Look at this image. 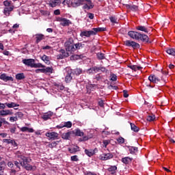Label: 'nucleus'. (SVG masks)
Masks as SVG:
<instances>
[{
	"mask_svg": "<svg viewBox=\"0 0 175 175\" xmlns=\"http://www.w3.org/2000/svg\"><path fill=\"white\" fill-rule=\"evenodd\" d=\"M64 46L66 47V51H68V53H70V54H73V53L77 51V50L83 49V46H84V44H83V43L81 42L75 44V40H73V38H70L64 43Z\"/></svg>",
	"mask_w": 175,
	"mask_h": 175,
	"instance_id": "1",
	"label": "nucleus"
},
{
	"mask_svg": "<svg viewBox=\"0 0 175 175\" xmlns=\"http://www.w3.org/2000/svg\"><path fill=\"white\" fill-rule=\"evenodd\" d=\"M128 35L131 39L141 40L142 42H146V43H148V40H150L148 36L137 31H130L128 32Z\"/></svg>",
	"mask_w": 175,
	"mask_h": 175,
	"instance_id": "2",
	"label": "nucleus"
},
{
	"mask_svg": "<svg viewBox=\"0 0 175 175\" xmlns=\"http://www.w3.org/2000/svg\"><path fill=\"white\" fill-rule=\"evenodd\" d=\"M8 167L11 168L10 174H16L17 172H20L21 170V166H23V163H20L17 161H9L8 163Z\"/></svg>",
	"mask_w": 175,
	"mask_h": 175,
	"instance_id": "3",
	"label": "nucleus"
},
{
	"mask_svg": "<svg viewBox=\"0 0 175 175\" xmlns=\"http://www.w3.org/2000/svg\"><path fill=\"white\" fill-rule=\"evenodd\" d=\"M15 159H18L19 163H22L23 166L27 165V163H29V159L27 157L24 156V154L21 151H17L14 153Z\"/></svg>",
	"mask_w": 175,
	"mask_h": 175,
	"instance_id": "4",
	"label": "nucleus"
},
{
	"mask_svg": "<svg viewBox=\"0 0 175 175\" xmlns=\"http://www.w3.org/2000/svg\"><path fill=\"white\" fill-rule=\"evenodd\" d=\"M75 135L76 136L83 137L81 138V142H87V140H90V139H92V135H85L84 133L80 129H77L75 131Z\"/></svg>",
	"mask_w": 175,
	"mask_h": 175,
	"instance_id": "5",
	"label": "nucleus"
},
{
	"mask_svg": "<svg viewBox=\"0 0 175 175\" xmlns=\"http://www.w3.org/2000/svg\"><path fill=\"white\" fill-rule=\"evenodd\" d=\"M106 68L102 66H93L87 70V73L89 75H94V73H98V72H105Z\"/></svg>",
	"mask_w": 175,
	"mask_h": 175,
	"instance_id": "6",
	"label": "nucleus"
},
{
	"mask_svg": "<svg viewBox=\"0 0 175 175\" xmlns=\"http://www.w3.org/2000/svg\"><path fill=\"white\" fill-rule=\"evenodd\" d=\"M57 21H59L60 23V25L62 27H69V25L72 24V22L69 19L62 17H58L57 18Z\"/></svg>",
	"mask_w": 175,
	"mask_h": 175,
	"instance_id": "7",
	"label": "nucleus"
},
{
	"mask_svg": "<svg viewBox=\"0 0 175 175\" xmlns=\"http://www.w3.org/2000/svg\"><path fill=\"white\" fill-rule=\"evenodd\" d=\"M124 44L127 47H132L133 49H140V44H139V43L134 41L126 40L124 42Z\"/></svg>",
	"mask_w": 175,
	"mask_h": 175,
	"instance_id": "8",
	"label": "nucleus"
},
{
	"mask_svg": "<svg viewBox=\"0 0 175 175\" xmlns=\"http://www.w3.org/2000/svg\"><path fill=\"white\" fill-rule=\"evenodd\" d=\"M94 31L92 30H81L80 36L81 38H91L94 36Z\"/></svg>",
	"mask_w": 175,
	"mask_h": 175,
	"instance_id": "9",
	"label": "nucleus"
},
{
	"mask_svg": "<svg viewBox=\"0 0 175 175\" xmlns=\"http://www.w3.org/2000/svg\"><path fill=\"white\" fill-rule=\"evenodd\" d=\"M161 79H162V77H158L155 75H150L148 77L149 81H150V83H159L161 81Z\"/></svg>",
	"mask_w": 175,
	"mask_h": 175,
	"instance_id": "10",
	"label": "nucleus"
},
{
	"mask_svg": "<svg viewBox=\"0 0 175 175\" xmlns=\"http://www.w3.org/2000/svg\"><path fill=\"white\" fill-rule=\"evenodd\" d=\"M46 136V137H49V139H51V140H57V139H58V133L56 132H48L46 133L45 135Z\"/></svg>",
	"mask_w": 175,
	"mask_h": 175,
	"instance_id": "11",
	"label": "nucleus"
},
{
	"mask_svg": "<svg viewBox=\"0 0 175 175\" xmlns=\"http://www.w3.org/2000/svg\"><path fill=\"white\" fill-rule=\"evenodd\" d=\"M23 64L26 65V66H30V68H33V64L35 59H24L22 60Z\"/></svg>",
	"mask_w": 175,
	"mask_h": 175,
	"instance_id": "12",
	"label": "nucleus"
},
{
	"mask_svg": "<svg viewBox=\"0 0 175 175\" xmlns=\"http://www.w3.org/2000/svg\"><path fill=\"white\" fill-rule=\"evenodd\" d=\"M69 55V53L64 49L60 50V53L57 56V59H64V58H66Z\"/></svg>",
	"mask_w": 175,
	"mask_h": 175,
	"instance_id": "13",
	"label": "nucleus"
},
{
	"mask_svg": "<svg viewBox=\"0 0 175 175\" xmlns=\"http://www.w3.org/2000/svg\"><path fill=\"white\" fill-rule=\"evenodd\" d=\"M113 154L111 153H103L100 156L101 161H108V159H113Z\"/></svg>",
	"mask_w": 175,
	"mask_h": 175,
	"instance_id": "14",
	"label": "nucleus"
},
{
	"mask_svg": "<svg viewBox=\"0 0 175 175\" xmlns=\"http://www.w3.org/2000/svg\"><path fill=\"white\" fill-rule=\"evenodd\" d=\"M74 77H75V74L73 72H72V71L67 72L66 77H65L66 83H70V81H72V80H73Z\"/></svg>",
	"mask_w": 175,
	"mask_h": 175,
	"instance_id": "15",
	"label": "nucleus"
},
{
	"mask_svg": "<svg viewBox=\"0 0 175 175\" xmlns=\"http://www.w3.org/2000/svg\"><path fill=\"white\" fill-rule=\"evenodd\" d=\"M57 129H62V128H72V122H66L56 126Z\"/></svg>",
	"mask_w": 175,
	"mask_h": 175,
	"instance_id": "16",
	"label": "nucleus"
},
{
	"mask_svg": "<svg viewBox=\"0 0 175 175\" xmlns=\"http://www.w3.org/2000/svg\"><path fill=\"white\" fill-rule=\"evenodd\" d=\"M96 152H98V148H95L94 150L90 149H85V154H86V155H88V157H92L93 155H95V154H96Z\"/></svg>",
	"mask_w": 175,
	"mask_h": 175,
	"instance_id": "17",
	"label": "nucleus"
},
{
	"mask_svg": "<svg viewBox=\"0 0 175 175\" xmlns=\"http://www.w3.org/2000/svg\"><path fill=\"white\" fill-rule=\"evenodd\" d=\"M0 79L3 80V81H14V79L12 77L8 76L6 74H1L0 75Z\"/></svg>",
	"mask_w": 175,
	"mask_h": 175,
	"instance_id": "18",
	"label": "nucleus"
},
{
	"mask_svg": "<svg viewBox=\"0 0 175 175\" xmlns=\"http://www.w3.org/2000/svg\"><path fill=\"white\" fill-rule=\"evenodd\" d=\"M0 116L1 117H6V116H13V111H12V110L10 109H2L0 111Z\"/></svg>",
	"mask_w": 175,
	"mask_h": 175,
	"instance_id": "19",
	"label": "nucleus"
},
{
	"mask_svg": "<svg viewBox=\"0 0 175 175\" xmlns=\"http://www.w3.org/2000/svg\"><path fill=\"white\" fill-rule=\"evenodd\" d=\"M53 113L51 111H48L45 113H44V115L42 116V120H44V121H47V120H51V118L53 116Z\"/></svg>",
	"mask_w": 175,
	"mask_h": 175,
	"instance_id": "20",
	"label": "nucleus"
},
{
	"mask_svg": "<svg viewBox=\"0 0 175 175\" xmlns=\"http://www.w3.org/2000/svg\"><path fill=\"white\" fill-rule=\"evenodd\" d=\"M108 175H117V166L113 165L108 168Z\"/></svg>",
	"mask_w": 175,
	"mask_h": 175,
	"instance_id": "21",
	"label": "nucleus"
},
{
	"mask_svg": "<svg viewBox=\"0 0 175 175\" xmlns=\"http://www.w3.org/2000/svg\"><path fill=\"white\" fill-rule=\"evenodd\" d=\"M137 31H141V32H144L145 33H148V28L143 25H137L135 27Z\"/></svg>",
	"mask_w": 175,
	"mask_h": 175,
	"instance_id": "22",
	"label": "nucleus"
},
{
	"mask_svg": "<svg viewBox=\"0 0 175 175\" xmlns=\"http://www.w3.org/2000/svg\"><path fill=\"white\" fill-rule=\"evenodd\" d=\"M91 0H77V1L75 3V5L77 6H81V5H85L88 3V5H90Z\"/></svg>",
	"mask_w": 175,
	"mask_h": 175,
	"instance_id": "23",
	"label": "nucleus"
},
{
	"mask_svg": "<svg viewBox=\"0 0 175 175\" xmlns=\"http://www.w3.org/2000/svg\"><path fill=\"white\" fill-rule=\"evenodd\" d=\"M72 135H73V133L72 131L64 133L63 134H62V139H64V140H69Z\"/></svg>",
	"mask_w": 175,
	"mask_h": 175,
	"instance_id": "24",
	"label": "nucleus"
},
{
	"mask_svg": "<svg viewBox=\"0 0 175 175\" xmlns=\"http://www.w3.org/2000/svg\"><path fill=\"white\" fill-rule=\"evenodd\" d=\"M14 6L5 7L3 12L5 16H10V12H12Z\"/></svg>",
	"mask_w": 175,
	"mask_h": 175,
	"instance_id": "25",
	"label": "nucleus"
},
{
	"mask_svg": "<svg viewBox=\"0 0 175 175\" xmlns=\"http://www.w3.org/2000/svg\"><path fill=\"white\" fill-rule=\"evenodd\" d=\"M35 36H36V43H40V42H42V40H44L45 39L44 35L42 33L36 34Z\"/></svg>",
	"mask_w": 175,
	"mask_h": 175,
	"instance_id": "26",
	"label": "nucleus"
},
{
	"mask_svg": "<svg viewBox=\"0 0 175 175\" xmlns=\"http://www.w3.org/2000/svg\"><path fill=\"white\" fill-rule=\"evenodd\" d=\"M133 159L126 157H123L122 159V163H124V165H129V163H132V161Z\"/></svg>",
	"mask_w": 175,
	"mask_h": 175,
	"instance_id": "27",
	"label": "nucleus"
},
{
	"mask_svg": "<svg viewBox=\"0 0 175 175\" xmlns=\"http://www.w3.org/2000/svg\"><path fill=\"white\" fill-rule=\"evenodd\" d=\"M79 146H71L70 148H68V151L70 152V154H76L77 152V151L79 150Z\"/></svg>",
	"mask_w": 175,
	"mask_h": 175,
	"instance_id": "28",
	"label": "nucleus"
},
{
	"mask_svg": "<svg viewBox=\"0 0 175 175\" xmlns=\"http://www.w3.org/2000/svg\"><path fill=\"white\" fill-rule=\"evenodd\" d=\"M94 32V36L96 35L97 32H105L106 31V27H97V28H93L92 29Z\"/></svg>",
	"mask_w": 175,
	"mask_h": 175,
	"instance_id": "29",
	"label": "nucleus"
},
{
	"mask_svg": "<svg viewBox=\"0 0 175 175\" xmlns=\"http://www.w3.org/2000/svg\"><path fill=\"white\" fill-rule=\"evenodd\" d=\"M83 10H90L91 9H94V5H92V1H91L90 4H88V3H87L86 4H83Z\"/></svg>",
	"mask_w": 175,
	"mask_h": 175,
	"instance_id": "30",
	"label": "nucleus"
},
{
	"mask_svg": "<svg viewBox=\"0 0 175 175\" xmlns=\"http://www.w3.org/2000/svg\"><path fill=\"white\" fill-rule=\"evenodd\" d=\"M5 106H7V107H8V109H12L13 107H18V106H20V105L16 103H5Z\"/></svg>",
	"mask_w": 175,
	"mask_h": 175,
	"instance_id": "31",
	"label": "nucleus"
},
{
	"mask_svg": "<svg viewBox=\"0 0 175 175\" xmlns=\"http://www.w3.org/2000/svg\"><path fill=\"white\" fill-rule=\"evenodd\" d=\"M22 166H23L26 170H36V167H33L32 165L28 164V163Z\"/></svg>",
	"mask_w": 175,
	"mask_h": 175,
	"instance_id": "32",
	"label": "nucleus"
},
{
	"mask_svg": "<svg viewBox=\"0 0 175 175\" xmlns=\"http://www.w3.org/2000/svg\"><path fill=\"white\" fill-rule=\"evenodd\" d=\"M59 4V1L58 0H51L49 3L51 8H55V6H57Z\"/></svg>",
	"mask_w": 175,
	"mask_h": 175,
	"instance_id": "33",
	"label": "nucleus"
},
{
	"mask_svg": "<svg viewBox=\"0 0 175 175\" xmlns=\"http://www.w3.org/2000/svg\"><path fill=\"white\" fill-rule=\"evenodd\" d=\"M41 59H42V61H44V62H45V64H50V57L44 55L42 56Z\"/></svg>",
	"mask_w": 175,
	"mask_h": 175,
	"instance_id": "34",
	"label": "nucleus"
},
{
	"mask_svg": "<svg viewBox=\"0 0 175 175\" xmlns=\"http://www.w3.org/2000/svg\"><path fill=\"white\" fill-rule=\"evenodd\" d=\"M131 131H133V132H139L140 131V128L136 126L135 124L131 123Z\"/></svg>",
	"mask_w": 175,
	"mask_h": 175,
	"instance_id": "35",
	"label": "nucleus"
},
{
	"mask_svg": "<svg viewBox=\"0 0 175 175\" xmlns=\"http://www.w3.org/2000/svg\"><path fill=\"white\" fill-rule=\"evenodd\" d=\"M129 67L130 68V69H132V70H134V72L143 69V68H142L141 66H137L135 65H129Z\"/></svg>",
	"mask_w": 175,
	"mask_h": 175,
	"instance_id": "36",
	"label": "nucleus"
},
{
	"mask_svg": "<svg viewBox=\"0 0 175 175\" xmlns=\"http://www.w3.org/2000/svg\"><path fill=\"white\" fill-rule=\"evenodd\" d=\"M15 78L16 80H24V79H25V75L24 73H18L16 75Z\"/></svg>",
	"mask_w": 175,
	"mask_h": 175,
	"instance_id": "37",
	"label": "nucleus"
},
{
	"mask_svg": "<svg viewBox=\"0 0 175 175\" xmlns=\"http://www.w3.org/2000/svg\"><path fill=\"white\" fill-rule=\"evenodd\" d=\"M166 53L170 55H175V49L173 48L169 49L166 50Z\"/></svg>",
	"mask_w": 175,
	"mask_h": 175,
	"instance_id": "38",
	"label": "nucleus"
},
{
	"mask_svg": "<svg viewBox=\"0 0 175 175\" xmlns=\"http://www.w3.org/2000/svg\"><path fill=\"white\" fill-rule=\"evenodd\" d=\"M129 151L130 154H136L137 152V148L131 146L129 148Z\"/></svg>",
	"mask_w": 175,
	"mask_h": 175,
	"instance_id": "39",
	"label": "nucleus"
},
{
	"mask_svg": "<svg viewBox=\"0 0 175 175\" xmlns=\"http://www.w3.org/2000/svg\"><path fill=\"white\" fill-rule=\"evenodd\" d=\"M41 72H45L46 73H53V68L47 67L46 68L42 69Z\"/></svg>",
	"mask_w": 175,
	"mask_h": 175,
	"instance_id": "40",
	"label": "nucleus"
},
{
	"mask_svg": "<svg viewBox=\"0 0 175 175\" xmlns=\"http://www.w3.org/2000/svg\"><path fill=\"white\" fill-rule=\"evenodd\" d=\"M109 144H110V139H104L103 141V147H104L105 148H107Z\"/></svg>",
	"mask_w": 175,
	"mask_h": 175,
	"instance_id": "41",
	"label": "nucleus"
},
{
	"mask_svg": "<svg viewBox=\"0 0 175 175\" xmlns=\"http://www.w3.org/2000/svg\"><path fill=\"white\" fill-rule=\"evenodd\" d=\"M3 5L4 6H6V8H10V6H13L12 5V1H9V0H6L3 2Z\"/></svg>",
	"mask_w": 175,
	"mask_h": 175,
	"instance_id": "42",
	"label": "nucleus"
},
{
	"mask_svg": "<svg viewBox=\"0 0 175 175\" xmlns=\"http://www.w3.org/2000/svg\"><path fill=\"white\" fill-rule=\"evenodd\" d=\"M109 20L113 24H118L117 18L114 16L109 17Z\"/></svg>",
	"mask_w": 175,
	"mask_h": 175,
	"instance_id": "43",
	"label": "nucleus"
},
{
	"mask_svg": "<svg viewBox=\"0 0 175 175\" xmlns=\"http://www.w3.org/2000/svg\"><path fill=\"white\" fill-rule=\"evenodd\" d=\"M55 86L57 87V90H59V91H64L65 90V86L62 83L55 85Z\"/></svg>",
	"mask_w": 175,
	"mask_h": 175,
	"instance_id": "44",
	"label": "nucleus"
},
{
	"mask_svg": "<svg viewBox=\"0 0 175 175\" xmlns=\"http://www.w3.org/2000/svg\"><path fill=\"white\" fill-rule=\"evenodd\" d=\"M75 73L77 76H79V75H81L83 73V70L81 68H77L75 70Z\"/></svg>",
	"mask_w": 175,
	"mask_h": 175,
	"instance_id": "45",
	"label": "nucleus"
},
{
	"mask_svg": "<svg viewBox=\"0 0 175 175\" xmlns=\"http://www.w3.org/2000/svg\"><path fill=\"white\" fill-rule=\"evenodd\" d=\"M117 142L119 144H124V143H125V139L122 137H120L118 138Z\"/></svg>",
	"mask_w": 175,
	"mask_h": 175,
	"instance_id": "46",
	"label": "nucleus"
},
{
	"mask_svg": "<svg viewBox=\"0 0 175 175\" xmlns=\"http://www.w3.org/2000/svg\"><path fill=\"white\" fill-rule=\"evenodd\" d=\"M57 145H58V144H57L56 142H53L49 144V147L50 148H54L57 147Z\"/></svg>",
	"mask_w": 175,
	"mask_h": 175,
	"instance_id": "47",
	"label": "nucleus"
},
{
	"mask_svg": "<svg viewBox=\"0 0 175 175\" xmlns=\"http://www.w3.org/2000/svg\"><path fill=\"white\" fill-rule=\"evenodd\" d=\"M33 68H44V66H43V64H42L40 63L35 64V62H34Z\"/></svg>",
	"mask_w": 175,
	"mask_h": 175,
	"instance_id": "48",
	"label": "nucleus"
},
{
	"mask_svg": "<svg viewBox=\"0 0 175 175\" xmlns=\"http://www.w3.org/2000/svg\"><path fill=\"white\" fill-rule=\"evenodd\" d=\"M97 57L98 59H105V54L102 53H97Z\"/></svg>",
	"mask_w": 175,
	"mask_h": 175,
	"instance_id": "49",
	"label": "nucleus"
},
{
	"mask_svg": "<svg viewBox=\"0 0 175 175\" xmlns=\"http://www.w3.org/2000/svg\"><path fill=\"white\" fill-rule=\"evenodd\" d=\"M87 16L88 17V18H90V20H94V17H95V16L94 15V14L91 13V12H88L87 13Z\"/></svg>",
	"mask_w": 175,
	"mask_h": 175,
	"instance_id": "50",
	"label": "nucleus"
},
{
	"mask_svg": "<svg viewBox=\"0 0 175 175\" xmlns=\"http://www.w3.org/2000/svg\"><path fill=\"white\" fill-rule=\"evenodd\" d=\"M154 120H155V116H149L147 117V121L151 122V121H154Z\"/></svg>",
	"mask_w": 175,
	"mask_h": 175,
	"instance_id": "51",
	"label": "nucleus"
},
{
	"mask_svg": "<svg viewBox=\"0 0 175 175\" xmlns=\"http://www.w3.org/2000/svg\"><path fill=\"white\" fill-rule=\"evenodd\" d=\"M111 81H117V75L114 74L111 75Z\"/></svg>",
	"mask_w": 175,
	"mask_h": 175,
	"instance_id": "52",
	"label": "nucleus"
},
{
	"mask_svg": "<svg viewBox=\"0 0 175 175\" xmlns=\"http://www.w3.org/2000/svg\"><path fill=\"white\" fill-rule=\"evenodd\" d=\"M71 161L72 162H77V161H79V158L77 157V155L71 157Z\"/></svg>",
	"mask_w": 175,
	"mask_h": 175,
	"instance_id": "53",
	"label": "nucleus"
},
{
	"mask_svg": "<svg viewBox=\"0 0 175 175\" xmlns=\"http://www.w3.org/2000/svg\"><path fill=\"white\" fill-rule=\"evenodd\" d=\"M18 118L16 116L10 118V121L11 122H14V121H18Z\"/></svg>",
	"mask_w": 175,
	"mask_h": 175,
	"instance_id": "54",
	"label": "nucleus"
},
{
	"mask_svg": "<svg viewBox=\"0 0 175 175\" xmlns=\"http://www.w3.org/2000/svg\"><path fill=\"white\" fill-rule=\"evenodd\" d=\"M123 96L124 98H128V96H129V94H128V91L126 90L123 91Z\"/></svg>",
	"mask_w": 175,
	"mask_h": 175,
	"instance_id": "55",
	"label": "nucleus"
},
{
	"mask_svg": "<svg viewBox=\"0 0 175 175\" xmlns=\"http://www.w3.org/2000/svg\"><path fill=\"white\" fill-rule=\"evenodd\" d=\"M12 139H3V143H7L8 144H10L12 143Z\"/></svg>",
	"mask_w": 175,
	"mask_h": 175,
	"instance_id": "56",
	"label": "nucleus"
},
{
	"mask_svg": "<svg viewBox=\"0 0 175 175\" xmlns=\"http://www.w3.org/2000/svg\"><path fill=\"white\" fill-rule=\"evenodd\" d=\"M10 144H12V146H13L14 147H17V143L16 142V141H14V139H12L11 141Z\"/></svg>",
	"mask_w": 175,
	"mask_h": 175,
	"instance_id": "57",
	"label": "nucleus"
},
{
	"mask_svg": "<svg viewBox=\"0 0 175 175\" xmlns=\"http://www.w3.org/2000/svg\"><path fill=\"white\" fill-rule=\"evenodd\" d=\"M137 9H139V7L137 5H131V10H137Z\"/></svg>",
	"mask_w": 175,
	"mask_h": 175,
	"instance_id": "58",
	"label": "nucleus"
},
{
	"mask_svg": "<svg viewBox=\"0 0 175 175\" xmlns=\"http://www.w3.org/2000/svg\"><path fill=\"white\" fill-rule=\"evenodd\" d=\"M20 129H21V132H27V131H28V127L24 126V127H21Z\"/></svg>",
	"mask_w": 175,
	"mask_h": 175,
	"instance_id": "59",
	"label": "nucleus"
},
{
	"mask_svg": "<svg viewBox=\"0 0 175 175\" xmlns=\"http://www.w3.org/2000/svg\"><path fill=\"white\" fill-rule=\"evenodd\" d=\"M54 14H55V16H59V14H61V11H59V10H55L54 11Z\"/></svg>",
	"mask_w": 175,
	"mask_h": 175,
	"instance_id": "60",
	"label": "nucleus"
},
{
	"mask_svg": "<svg viewBox=\"0 0 175 175\" xmlns=\"http://www.w3.org/2000/svg\"><path fill=\"white\" fill-rule=\"evenodd\" d=\"M6 107V103L3 104L2 103H0V109H5Z\"/></svg>",
	"mask_w": 175,
	"mask_h": 175,
	"instance_id": "61",
	"label": "nucleus"
},
{
	"mask_svg": "<svg viewBox=\"0 0 175 175\" xmlns=\"http://www.w3.org/2000/svg\"><path fill=\"white\" fill-rule=\"evenodd\" d=\"M16 115H17L18 117H19L20 118H23V117L24 116V114H23V112H18V113H16Z\"/></svg>",
	"mask_w": 175,
	"mask_h": 175,
	"instance_id": "62",
	"label": "nucleus"
},
{
	"mask_svg": "<svg viewBox=\"0 0 175 175\" xmlns=\"http://www.w3.org/2000/svg\"><path fill=\"white\" fill-rule=\"evenodd\" d=\"M16 127L10 129L11 133H16Z\"/></svg>",
	"mask_w": 175,
	"mask_h": 175,
	"instance_id": "63",
	"label": "nucleus"
},
{
	"mask_svg": "<svg viewBox=\"0 0 175 175\" xmlns=\"http://www.w3.org/2000/svg\"><path fill=\"white\" fill-rule=\"evenodd\" d=\"M85 175H97L96 174L94 173V172H88Z\"/></svg>",
	"mask_w": 175,
	"mask_h": 175,
	"instance_id": "64",
	"label": "nucleus"
}]
</instances>
